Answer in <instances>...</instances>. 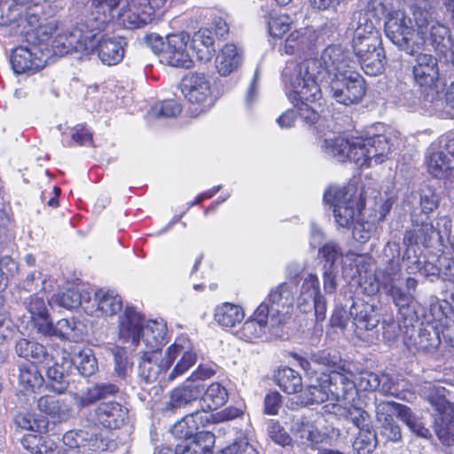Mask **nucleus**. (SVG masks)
Segmentation results:
<instances>
[{"label": "nucleus", "instance_id": "1", "mask_svg": "<svg viewBox=\"0 0 454 454\" xmlns=\"http://www.w3.org/2000/svg\"><path fill=\"white\" fill-rule=\"evenodd\" d=\"M351 64L347 50L340 45H329L319 59H308L298 64L287 63L282 76L301 98L315 100L322 97L323 80L332 81L355 71Z\"/></svg>", "mask_w": 454, "mask_h": 454}, {"label": "nucleus", "instance_id": "2", "mask_svg": "<svg viewBox=\"0 0 454 454\" xmlns=\"http://www.w3.org/2000/svg\"><path fill=\"white\" fill-rule=\"evenodd\" d=\"M322 148L326 154L336 160L353 161L360 168L372 167L373 164L383 162L390 151L389 143L383 135L365 138L361 137H329L324 140Z\"/></svg>", "mask_w": 454, "mask_h": 454}, {"label": "nucleus", "instance_id": "3", "mask_svg": "<svg viewBox=\"0 0 454 454\" xmlns=\"http://www.w3.org/2000/svg\"><path fill=\"white\" fill-rule=\"evenodd\" d=\"M167 334L162 319L145 320L133 307L127 306L119 317L118 336L135 348L160 350Z\"/></svg>", "mask_w": 454, "mask_h": 454}, {"label": "nucleus", "instance_id": "4", "mask_svg": "<svg viewBox=\"0 0 454 454\" xmlns=\"http://www.w3.org/2000/svg\"><path fill=\"white\" fill-rule=\"evenodd\" d=\"M97 27H105L116 16L118 23L125 28H140L150 23L154 16L152 8L145 6V0H92Z\"/></svg>", "mask_w": 454, "mask_h": 454}, {"label": "nucleus", "instance_id": "5", "mask_svg": "<svg viewBox=\"0 0 454 454\" xmlns=\"http://www.w3.org/2000/svg\"><path fill=\"white\" fill-rule=\"evenodd\" d=\"M311 358L327 372L326 381L329 383L332 401L354 404L357 399V389L352 380L350 364L338 354H331L326 350L317 351Z\"/></svg>", "mask_w": 454, "mask_h": 454}, {"label": "nucleus", "instance_id": "6", "mask_svg": "<svg viewBox=\"0 0 454 454\" xmlns=\"http://www.w3.org/2000/svg\"><path fill=\"white\" fill-rule=\"evenodd\" d=\"M324 201L333 207L335 223L341 228L350 227L364 207L362 193H358L354 184L328 187L324 193Z\"/></svg>", "mask_w": 454, "mask_h": 454}, {"label": "nucleus", "instance_id": "7", "mask_svg": "<svg viewBox=\"0 0 454 454\" xmlns=\"http://www.w3.org/2000/svg\"><path fill=\"white\" fill-rule=\"evenodd\" d=\"M387 37L401 51L414 55L423 49V38L415 31L412 20L403 12L396 11L389 13L385 21Z\"/></svg>", "mask_w": 454, "mask_h": 454}, {"label": "nucleus", "instance_id": "8", "mask_svg": "<svg viewBox=\"0 0 454 454\" xmlns=\"http://www.w3.org/2000/svg\"><path fill=\"white\" fill-rule=\"evenodd\" d=\"M413 19L419 35L423 38V47L430 45L436 52L444 53L449 49L452 50V43L450 28L433 19L432 13L426 8L414 6Z\"/></svg>", "mask_w": 454, "mask_h": 454}, {"label": "nucleus", "instance_id": "9", "mask_svg": "<svg viewBox=\"0 0 454 454\" xmlns=\"http://www.w3.org/2000/svg\"><path fill=\"white\" fill-rule=\"evenodd\" d=\"M95 17H97L95 12H91L92 22L90 23V31H88L89 34H92L95 45L91 50H86V51L92 52L96 51L103 64L107 66L116 65L124 57L125 38L101 35L100 31L105 27H97Z\"/></svg>", "mask_w": 454, "mask_h": 454}, {"label": "nucleus", "instance_id": "10", "mask_svg": "<svg viewBox=\"0 0 454 454\" xmlns=\"http://www.w3.org/2000/svg\"><path fill=\"white\" fill-rule=\"evenodd\" d=\"M293 289L291 284L282 283L272 289L261 303L268 309L267 316L270 319L271 327H279L290 317L294 301Z\"/></svg>", "mask_w": 454, "mask_h": 454}, {"label": "nucleus", "instance_id": "11", "mask_svg": "<svg viewBox=\"0 0 454 454\" xmlns=\"http://www.w3.org/2000/svg\"><path fill=\"white\" fill-rule=\"evenodd\" d=\"M51 58V51L43 44L16 47L11 54V65L17 74H33L40 71Z\"/></svg>", "mask_w": 454, "mask_h": 454}, {"label": "nucleus", "instance_id": "12", "mask_svg": "<svg viewBox=\"0 0 454 454\" xmlns=\"http://www.w3.org/2000/svg\"><path fill=\"white\" fill-rule=\"evenodd\" d=\"M91 15L84 22L79 23L71 30L59 35L52 42V51L56 55H64L72 51H80L91 50L95 43L92 34H89Z\"/></svg>", "mask_w": 454, "mask_h": 454}, {"label": "nucleus", "instance_id": "13", "mask_svg": "<svg viewBox=\"0 0 454 454\" xmlns=\"http://www.w3.org/2000/svg\"><path fill=\"white\" fill-rule=\"evenodd\" d=\"M325 82L333 98L345 106L360 102L366 90L364 78L356 71Z\"/></svg>", "mask_w": 454, "mask_h": 454}, {"label": "nucleus", "instance_id": "14", "mask_svg": "<svg viewBox=\"0 0 454 454\" xmlns=\"http://www.w3.org/2000/svg\"><path fill=\"white\" fill-rule=\"evenodd\" d=\"M160 43L163 46L160 52V61L174 67L191 68L193 65L188 43L190 35L186 32L170 34L166 37L163 43L159 38Z\"/></svg>", "mask_w": 454, "mask_h": 454}, {"label": "nucleus", "instance_id": "15", "mask_svg": "<svg viewBox=\"0 0 454 454\" xmlns=\"http://www.w3.org/2000/svg\"><path fill=\"white\" fill-rule=\"evenodd\" d=\"M215 442V436L210 431L188 430L182 442L176 444L175 450L169 447L161 448L154 450V454H214Z\"/></svg>", "mask_w": 454, "mask_h": 454}, {"label": "nucleus", "instance_id": "16", "mask_svg": "<svg viewBox=\"0 0 454 454\" xmlns=\"http://www.w3.org/2000/svg\"><path fill=\"white\" fill-rule=\"evenodd\" d=\"M180 356L172 372L168 374V380L184 374L197 362V354L190 340L186 338H178L169 346L165 353V366L168 368L173 362Z\"/></svg>", "mask_w": 454, "mask_h": 454}, {"label": "nucleus", "instance_id": "17", "mask_svg": "<svg viewBox=\"0 0 454 454\" xmlns=\"http://www.w3.org/2000/svg\"><path fill=\"white\" fill-rule=\"evenodd\" d=\"M181 90L192 104L208 107L214 104L209 78L204 74L190 73L181 82Z\"/></svg>", "mask_w": 454, "mask_h": 454}, {"label": "nucleus", "instance_id": "18", "mask_svg": "<svg viewBox=\"0 0 454 454\" xmlns=\"http://www.w3.org/2000/svg\"><path fill=\"white\" fill-rule=\"evenodd\" d=\"M122 300L112 290L98 289L93 294L90 291V300L85 304V313L90 316L113 317L121 311Z\"/></svg>", "mask_w": 454, "mask_h": 454}, {"label": "nucleus", "instance_id": "19", "mask_svg": "<svg viewBox=\"0 0 454 454\" xmlns=\"http://www.w3.org/2000/svg\"><path fill=\"white\" fill-rule=\"evenodd\" d=\"M37 408L43 415H35L28 411L19 412L14 417L16 426H40L41 424L48 425L44 415L55 418L59 416L62 411L59 400L53 395H45L41 396L37 401Z\"/></svg>", "mask_w": 454, "mask_h": 454}, {"label": "nucleus", "instance_id": "20", "mask_svg": "<svg viewBox=\"0 0 454 454\" xmlns=\"http://www.w3.org/2000/svg\"><path fill=\"white\" fill-rule=\"evenodd\" d=\"M376 417L382 426H395L398 423L405 426H416V417L411 410L395 402H381L376 406Z\"/></svg>", "mask_w": 454, "mask_h": 454}, {"label": "nucleus", "instance_id": "21", "mask_svg": "<svg viewBox=\"0 0 454 454\" xmlns=\"http://www.w3.org/2000/svg\"><path fill=\"white\" fill-rule=\"evenodd\" d=\"M415 82L421 88L434 89L439 82V66L435 57L427 53L417 55L412 67Z\"/></svg>", "mask_w": 454, "mask_h": 454}, {"label": "nucleus", "instance_id": "22", "mask_svg": "<svg viewBox=\"0 0 454 454\" xmlns=\"http://www.w3.org/2000/svg\"><path fill=\"white\" fill-rule=\"evenodd\" d=\"M267 313L268 309L265 304H260L253 316L244 323L238 332V336L247 341H254L263 337L267 332L277 334L275 332L277 327H271Z\"/></svg>", "mask_w": 454, "mask_h": 454}, {"label": "nucleus", "instance_id": "23", "mask_svg": "<svg viewBox=\"0 0 454 454\" xmlns=\"http://www.w3.org/2000/svg\"><path fill=\"white\" fill-rule=\"evenodd\" d=\"M100 427H81L67 431L63 442L70 448L88 447L89 450H104L107 444L99 431Z\"/></svg>", "mask_w": 454, "mask_h": 454}, {"label": "nucleus", "instance_id": "24", "mask_svg": "<svg viewBox=\"0 0 454 454\" xmlns=\"http://www.w3.org/2000/svg\"><path fill=\"white\" fill-rule=\"evenodd\" d=\"M371 15L370 12H359L358 14L357 25L352 40L354 51H361L360 48L381 44L380 32L376 28L374 21L371 19Z\"/></svg>", "mask_w": 454, "mask_h": 454}, {"label": "nucleus", "instance_id": "25", "mask_svg": "<svg viewBox=\"0 0 454 454\" xmlns=\"http://www.w3.org/2000/svg\"><path fill=\"white\" fill-rule=\"evenodd\" d=\"M138 363L139 376L147 383L155 381L161 372L168 369L165 366V358L160 362V350L140 348Z\"/></svg>", "mask_w": 454, "mask_h": 454}, {"label": "nucleus", "instance_id": "26", "mask_svg": "<svg viewBox=\"0 0 454 454\" xmlns=\"http://www.w3.org/2000/svg\"><path fill=\"white\" fill-rule=\"evenodd\" d=\"M361 51H354L361 68L371 76L381 74L386 64L385 51L381 44L360 48Z\"/></svg>", "mask_w": 454, "mask_h": 454}, {"label": "nucleus", "instance_id": "27", "mask_svg": "<svg viewBox=\"0 0 454 454\" xmlns=\"http://www.w3.org/2000/svg\"><path fill=\"white\" fill-rule=\"evenodd\" d=\"M427 401L436 412L434 426H450L453 423L454 406L446 399L444 387H430Z\"/></svg>", "mask_w": 454, "mask_h": 454}, {"label": "nucleus", "instance_id": "28", "mask_svg": "<svg viewBox=\"0 0 454 454\" xmlns=\"http://www.w3.org/2000/svg\"><path fill=\"white\" fill-rule=\"evenodd\" d=\"M202 393H204V384L187 379L183 385L171 391L168 406L171 408L185 406L200 398Z\"/></svg>", "mask_w": 454, "mask_h": 454}, {"label": "nucleus", "instance_id": "29", "mask_svg": "<svg viewBox=\"0 0 454 454\" xmlns=\"http://www.w3.org/2000/svg\"><path fill=\"white\" fill-rule=\"evenodd\" d=\"M118 392L119 387L114 384L108 382L95 383L88 387L82 394H74V400L78 407L83 408L102 399L115 396Z\"/></svg>", "mask_w": 454, "mask_h": 454}, {"label": "nucleus", "instance_id": "30", "mask_svg": "<svg viewBox=\"0 0 454 454\" xmlns=\"http://www.w3.org/2000/svg\"><path fill=\"white\" fill-rule=\"evenodd\" d=\"M97 423L101 426L126 425L129 423V411L118 403H102L95 410Z\"/></svg>", "mask_w": 454, "mask_h": 454}, {"label": "nucleus", "instance_id": "31", "mask_svg": "<svg viewBox=\"0 0 454 454\" xmlns=\"http://www.w3.org/2000/svg\"><path fill=\"white\" fill-rule=\"evenodd\" d=\"M402 277V270L399 262L387 263L383 268H380L374 274L376 283H371L369 289L365 290L369 294H375L380 288L385 292L398 286Z\"/></svg>", "mask_w": 454, "mask_h": 454}, {"label": "nucleus", "instance_id": "32", "mask_svg": "<svg viewBox=\"0 0 454 454\" xmlns=\"http://www.w3.org/2000/svg\"><path fill=\"white\" fill-rule=\"evenodd\" d=\"M16 354L27 360H30L32 364H41L48 365L52 362V356L47 351V348L34 340L20 339L16 342Z\"/></svg>", "mask_w": 454, "mask_h": 454}, {"label": "nucleus", "instance_id": "33", "mask_svg": "<svg viewBox=\"0 0 454 454\" xmlns=\"http://www.w3.org/2000/svg\"><path fill=\"white\" fill-rule=\"evenodd\" d=\"M412 222L413 228L405 232L403 244L406 247H412L418 244L427 247L436 234V231L430 222L428 215H424L420 223H419L418 220H412Z\"/></svg>", "mask_w": 454, "mask_h": 454}, {"label": "nucleus", "instance_id": "34", "mask_svg": "<svg viewBox=\"0 0 454 454\" xmlns=\"http://www.w3.org/2000/svg\"><path fill=\"white\" fill-rule=\"evenodd\" d=\"M370 258L356 253H347L342 260V275L347 280H355L363 285V274H366L370 267Z\"/></svg>", "mask_w": 454, "mask_h": 454}, {"label": "nucleus", "instance_id": "35", "mask_svg": "<svg viewBox=\"0 0 454 454\" xmlns=\"http://www.w3.org/2000/svg\"><path fill=\"white\" fill-rule=\"evenodd\" d=\"M188 430L200 431V427H153L150 431V440L154 450L169 447L176 440L182 442Z\"/></svg>", "mask_w": 454, "mask_h": 454}, {"label": "nucleus", "instance_id": "36", "mask_svg": "<svg viewBox=\"0 0 454 454\" xmlns=\"http://www.w3.org/2000/svg\"><path fill=\"white\" fill-rule=\"evenodd\" d=\"M427 168L429 173L436 178H445L454 174V162L451 158L444 154L435 144L428 149Z\"/></svg>", "mask_w": 454, "mask_h": 454}, {"label": "nucleus", "instance_id": "37", "mask_svg": "<svg viewBox=\"0 0 454 454\" xmlns=\"http://www.w3.org/2000/svg\"><path fill=\"white\" fill-rule=\"evenodd\" d=\"M350 315L353 317V324L358 331H372L378 326L380 317L374 307L368 303L353 302L350 308Z\"/></svg>", "mask_w": 454, "mask_h": 454}, {"label": "nucleus", "instance_id": "38", "mask_svg": "<svg viewBox=\"0 0 454 454\" xmlns=\"http://www.w3.org/2000/svg\"><path fill=\"white\" fill-rule=\"evenodd\" d=\"M89 300L90 290L82 287L59 292L52 295L49 303L51 305H57L67 309H73L81 306L85 311V304Z\"/></svg>", "mask_w": 454, "mask_h": 454}, {"label": "nucleus", "instance_id": "39", "mask_svg": "<svg viewBox=\"0 0 454 454\" xmlns=\"http://www.w3.org/2000/svg\"><path fill=\"white\" fill-rule=\"evenodd\" d=\"M245 317V312L239 305L223 302L214 310L215 321L223 329H231L240 324Z\"/></svg>", "mask_w": 454, "mask_h": 454}, {"label": "nucleus", "instance_id": "40", "mask_svg": "<svg viewBox=\"0 0 454 454\" xmlns=\"http://www.w3.org/2000/svg\"><path fill=\"white\" fill-rule=\"evenodd\" d=\"M327 372H323L321 377L311 379L310 384L302 393V400L306 404L321 403L332 401V395L328 381Z\"/></svg>", "mask_w": 454, "mask_h": 454}, {"label": "nucleus", "instance_id": "41", "mask_svg": "<svg viewBox=\"0 0 454 454\" xmlns=\"http://www.w3.org/2000/svg\"><path fill=\"white\" fill-rule=\"evenodd\" d=\"M242 55L235 44H225L215 59V67L221 75H228L240 65Z\"/></svg>", "mask_w": 454, "mask_h": 454}, {"label": "nucleus", "instance_id": "42", "mask_svg": "<svg viewBox=\"0 0 454 454\" xmlns=\"http://www.w3.org/2000/svg\"><path fill=\"white\" fill-rule=\"evenodd\" d=\"M190 49L194 51L200 61H210L215 55L214 38L208 29H200L191 40Z\"/></svg>", "mask_w": 454, "mask_h": 454}, {"label": "nucleus", "instance_id": "43", "mask_svg": "<svg viewBox=\"0 0 454 454\" xmlns=\"http://www.w3.org/2000/svg\"><path fill=\"white\" fill-rule=\"evenodd\" d=\"M40 427H26L21 438L22 446L33 454H44L52 450V442L43 435Z\"/></svg>", "mask_w": 454, "mask_h": 454}, {"label": "nucleus", "instance_id": "44", "mask_svg": "<svg viewBox=\"0 0 454 454\" xmlns=\"http://www.w3.org/2000/svg\"><path fill=\"white\" fill-rule=\"evenodd\" d=\"M20 386L25 393H35L44 382V380L35 366L32 364H23L20 366Z\"/></svg>", "mask_w": 454, "mask_h": 454}, {"label": "nucleus", "instance_id": "45", "mask_svg": "<svg viewBox=\"0 0 454 454\" xmlns=\"http://www.w3.org/2000/svg\"><path fill=\"white\" fill-rule=\"evenodd\" d=\"M275 381L288 395L295 394L302 387L301 375L290 367L279 368L275 373Z\"/></svg>", "mask_w": 454, "mask_h": 454}, {"label": "nucleus", "instance_id": "46", "mask_svg": "<svg viewBox=\"0 0 454 454\" xmlns=\"http://www.w3.org/2000/svg\"><path fill=\"white\" fill-rule=\"evenodd\" d=\"M46 368V375L49 380V388L57 394H63L68 387L69 382L64 364L51 362L48 365L43 364Z\"/></svg>", "mask_w": 454, "mask_h": 454}, {"label": "nucleus", "instance_id": "47", "mask_svg": "<svg viewBox=\"0 0 454 454\" xmlns=\"http://www.w3.org/2000/svg\"><path fill=\"white\" fill-rule=\"evenodd\" d=\"M285 83L290 88L288 97L290 101L295 106V107H297L299 116L308 123H315L318 120L319 114L317 110L314 106H309L308 102L315 103L319 98H316L315 100L301 98L294 92L291 84L286 82Z\"/></svg>", "mask_w": 454, "mask_h": 454}, {"label": "nucleus", "instance_id": "48", "mask_svg": "<svg viewBox=\"0 0 454 454\" xmlns=\"http://www.w3.org/2000/svg\"><path fill=\"white\" fill-rule=\"evenodd\" d=\"M228 399V394L224 387L218 382L210 384L201 395L203 405L209 411L215 410L223 405Z\"/></svg>", "mask_w": 454, "mask_h": 454}, {"label": "nucleus", "instance_id": "49", "mask_svg": "<svg viewBox=\"0 0 454 454\" xmlns=\"http://www.w3.org/2000/svg\"><path fill=\"white\" fill-rule=\"evenodd\" d=\"M359 432L353 442V448L357 454H370L378 442V432L372 427H358Z\"/></svg>", "mask_w": 454, "mask_h": 454}, {"label": "nucleus", "instance_id": "50", "mask_svg": "<svg viewBox=\"0 0 454 454\" xmlns=\"http://www.w3.org/2000/svg\"><path fill=\"white\" fill-rule=\"evenodd\" d=\"M311 42L306 36V32L300 30L292 32L286 39L282 51L287 55L299 54L309 50Z\"/></svg>", "mask_w": 454, "mask_h": 454}, {"label": "nucleus", "instance_id": "51", "mask_svg": "<svg viewBox=\"0 0 454 454\" xmlns=\"http://www.w3.org/2000/svg\"><path fill=\"white\" fill-rule=\"evenodd\" d=\"M51 335L77 342L82 339V330L73 318H63L53 325Z\"/></svg>", "mask_w": 454, "mask_h": 454}, {"label": "nucleus", "instance_id": "52", "mask_svg": "<svg viewBox=\"0 0 454 454\" xmlns=\"http://www.w3.org/2000/svg\"><path fill=\"white\" fill-rule=\"evenodd\" d=\"M182 112L181 105L173 99L156 103L148 112L150 119H165L177 116Z\"/></svg>", "mask_w": 454, "mask_h": 454}, {"label": "nucleus", "instance_id": "53", "mask_svg": "<svg viewBox=\"0 0 454 454\" xmlns=\"http://www.w3.org/2000/svg\"><path fill=\"white\" fill-rule=\"evenodd\" d=\"M110 350L114 361V373L121 379H126L131 372L133 365L129 361L126 349L114 345Z\"/></svg>", "mask_w": 454, "mask_h": 454}, {"label": "nucleus", "instance_id": "54", "mask_svg": "<svg viewBox=\"0 0 454 454\" xmlns=\"http://www.w3.org/2000/svg\"><path fill=\"white\" fill-rule=\"evenodd\" d=\"M74 364L80 373L85 377L95 374L98 369L97 358L90 349L79 352Z\"/></svg>", "mask_w": 454, "mask_h": 454}, {"label": "nucleus", "instance_id": "55", "mask_svg": "<svg viewBox=\"0 0 454 454\" xmlns=\"http://www.w3.org/2000/svg\"><path fill=\"white\" fill-rule=\"evenodd\" d=\"M320 286L318 278L314 274H309L303 280L301 287L300 300L304 303L310 304L312 300L320 296Z\"/></svg>", "mask_w": 454, "mask_h": 454}, {"label": "nucleus", "instance_id": "56", "mask_svg": "<svg viewBox=\"0 0 454 454\" xmlns=\"http://www.w3.org/2000/svg\"><path fill=\"white\" fill-rule=\"evenodd\" d=\"M291 18L287 15H270L268 20V30L270 36L280 38L290 29Z\"/></svg>", "mask_w": 454, "mask_h": 454}, {"label": "nucleus", "instance_id": "57", "mask_svg": "<svg viewBox=\"0 0 454 454\" xmlns=\"http://www.w3.org/2000/svg\"><path fill=\"white\" fill-rule=\"evenodd\" d=\"M357 392L361 391H375L380 387V375L372 372L364 371L359 373L356 378Z\"/></svg>", "mask_w": 454, "mask_h": 454}, {"label": "nucleus", "instance_id": "58", "mask_svg": "<svg viewBox=\"0 0 454 454\" xmlns=\"http://www.w3.org/2000/svg\"><path fill=\"white\" fill-rule=\"evenodd\" d=\"M319 254L325 261L324 267L331 268H337L335 262L343 255L340 247L333 241L325 244L323 247L320 248Z\"/></svg>", "mask_w": 454, "mask_h": 454}, {"label": "nucleus", "instance_id": "59", "mask_svg": "<svg viewBox=\"0 0 454 454\" xmlns=\"http://www.w3.org/2000/svg\"><path fill=\"white\" fill-rule=\"evenodd\" d=\"M350 405V408L347 411L343 410V413H341V416L344 417L346 422H350L354 426H364L369 421L370 416L365 411L355 406L354 404Z\"/></svg>", "mask_w": 454, "mask_h": 454}, {"label": "nucleus", "instance_id": "60", "mask_svg": "<svg viewBox=\"0 0 454 454\" xmlns=\"http://www.w3.org/2000/svg\"><path fill=\"white\" fill-rule=\"evenodd\" d=\"M204 405L201 411H197L191 414L184 416L182 421L185 426H206L212 424L214 413H211L204 409Z\"/></svg>", "mask_w": 454, "mask_h": 454}, {"label": "nucleus", "instance_id": "61", "mask_svg": "<svg viewBox=\"0 0 454 454\" xmlns=\"http://www.w3.org/2000/svg\"><path fill=\"white\" fill-rule=\"evenodd\" d=\"M353 224V238L360 243H366L372 237L374 225L369 222H360L358 219H356Z\"/></svg>", "mask_w": 454, "mask_h": 454}, {"label": "nucleus", "instance_id": "62", "mask_svg": "<svg viewBox=\"0 0 454 454\" xmlns=\"http://www.w3.org/2000/svg\"><path fill=\"white\" fill-rule=\"evenodd\" d=\"M386 293L391 296L394 303L400 308H407L414 301V295L411 292L403 291L398 286Z\"/></svg>", "mask_w": 454, "mask_h": 454}, {"label": "nucleus", "instance_id": "63", "mask_svg": "<svg viewBox=\"0 0 454 454\" xmlns=\"http://www.w3.org/2000/svg\"><path fill=\"white\" fill-rule=\"evenodd\" d=\"M439 198L434 190L427 187L423 189L420 194V206L425 215L438 207Z\"/></svg>", "mask_w": 454, "mask_h": 454}, {"label": "nucleus", "instance_id": "64", "mask_svg": "<svg viewBox=\"0 0 454 454\" xmlns=\"http://www.w3.org/2000/svg\"><path fill=\"white\" fill-rule=\"evenodd\" d=\"M222 454H258L247 441L235 442L221 450Z\"/></svg>", "mask_w": 454, "mask_h": 454}]
</instances>
